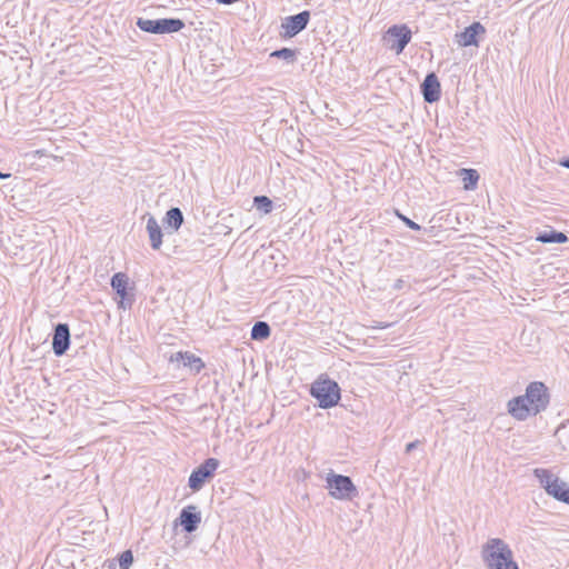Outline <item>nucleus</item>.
I'll list each match as a JSON object with an SVG mask.
<instances>
[{
  "label": "nucleus",
  "instance_id": "obj_1",
  "mask_svg": "<svg viewBox=\"0 0 569 569\" xmlns=\"http://www.w3.org/2000/svg\"><path fill=\"white\" fill-rule=\"evenodd\" d=\"M487 569H519L509 545L500 538H490L481 548Z\"/></svg>",
  "mask_w": 569,
  "mask_h": 569
},
{
  "label": "nucleus",
  "instance_id": "obj_2",
  "mask_svg": "<svg viewBox=\"0 0 569 569\" xmlns=\"http://www.w3.org/2000/svg\"><path fill=\"white\" fill-rule=\"evenodd\" d=\"M340 391L338 382L322 376L310 388L311 396L317 399L319 407L322 409L335 407L341 398Z\"/></svg>",
  "mask_w": 569,
  "mask_h": 569
},
{
  "label": "nucleus",
  "instance_id": "obj_3",
  "mask_svg": "<svg viewBox=\"0 0 569 569\" xmlns=\"http://www.w3.org/2000/svg\"><path fill=\"white\" fill-rule=\"evenodd\" d=\"M329 495L338 500H352L358 496V489L351 478L329 472L326 477Z\"/></svg>",
  "mask_w": 569,
  "mask_h": 569
},
{
  "label": "nucleus",
  "instance_id": "obj_4",
  "mask_svg": "<svg viewBox=\"0 0 569 569\" xmlns=\"http://www.w3.org/2000/svg\"><path fill=\"white\" fill-rule=\"evenodd\" d=\"M136 24L141 31L152 34L179 32L186 26L183 20L179 18H162L156 20L138 18Z\"/></svg>",
  "mask_w": 569,
  "mask_h": 569
},
{
  "label": "nucleus",
  "instance_id": "obj_5",
  "mask_svg": "<svg viewBox=\"0 0 569 569\" xmlns=\"http://www.w3.org/2000/svg\"><path fill=\"white\" fill-rule=\"evenodd\" d=\"M523 397L530 405L532 415H538L546 410L550 399L547 387L540 381L530 382L526 388Z\"/></svg>",
  "mask_w": 569,
  "mask_h": 569
},
{
  "label": "nucleus",
  "instance_id": "obj_6",
  "mask_svg": "<svg viewBox=\"0 0 569 569\" xmlns=\"http://www.w3.org/2000/svg\"><path fill=\"white\" fill-rule=\"evenodd\" d=\"M220 462L216 458L206 459L198 466L189 476L188 486L192 491H199L207 480L213 477L214 471L218 469Z\"/></svg>",
  "mask_w": 569,
  "mask_h": 569
},
{
  "label": "nucleus",
  "instance_id": "obj_7",
  "mask_svg": "<svg viewBox=\"0 0 569 569\" xmlns=\"http://www.w3.org/2000/svg\"><path fill=\"white\" fill-rule=\"evenodd\" d=\"M310 20V12L303 10L297 14L286 17L281 22L280 36L284 39H290L305 30Z\"/></svg>",
  "mask_w": 569,
  "mask_h": 569
},
{
  "label": "nucleus",
  "instance_id": "obj_8",
  "mask_svg": "<svg viewBox=\"0 0 569 569\" xmlns=\"http://www.w3.org/2000/svg\"><path fill=\"white\" fill-rule=\"evenodd\" d=\"M411 37V30L407 24H395L387 30L385 39L391 42L389 48L399 54L410 42Z\"/></svg>",
  "mask_w": 569,
  "mask_h": 569
},
{
  "label": "nucleus",
  "instance_id": "obj_9",
  "mask_svg": "<svg viewBox=\"0 0 569 569\" xmlns=\"http://www.w3.org/2000/svg\"><path fill=\"white\" fill-rule=\"evenodd\" d=\"M70 347V328L68 323L59 322L54 326L52 336V350L57 357L63 356Z\"/></svg>",
  "mask_w": 569,
  "mask_h": 569
},
{
  "label": "nucleus",
  "instance_id": "obj_10",
  "mask_svg": "<svg viewBox=\"0 0 569 569\" xmlns=\"http://www.w3.org/2000/svg\"><path fill=\"white\" fill-rule=\"evenodd\" d=\"M176 521L180 523L187 533H192L201 522V513L196 506L190 505L180 511L179 518Z\"/></svg>",
  "mask_w": 569,
  "mask_h": 569
},
{
  "label": "nucleus",
  "instance_id": "obj_11",
  "mask_svg": "<svg viewBox=\"0 0 569 569\" xmlns=\"http://www.w3.org/2000/svg\"><path fill=\"white\" fill-rule=\"evenodd\" d=\"M421 93L423 100L428 103L437 102L441 96V86L435 72H430L425 77L421 83Z\"/></svg>",
  "mask_w": 569,
  "mask_h": 569
},
{
  "label": "nucleus",
  "instance_id": "obj_12",
  "mask_svg": "<svg viewBox=\"0 0 569 569\" xmlns=\"http://www.w3.org/2000/svg\"><path fill=\"white\" fill-rule=\"evenodd\" d=\"M110 284L112 289L117 292V295L121 298L119 306L123 309H126L127 307L130 308L133 302V299L129 298L128 295V276L123 272H117L112 276Z\"/></svg>",
  "mask_w": 569,
  "mask_h": 569
},
{
  "label": "nucleus",
  "instance_id": "obj_13",
  "mask_svg": "<svg viewBox=\"0 0 569 569\" xmlns=\"http://www.w3.org/2000/svg\"><path fill=\"white\" fill-rule=\"evenodd\" d=\"M486 32V28L478 21L471 23L469 27L465 28V30L457 34L458 43L462 47L478 46L477 37L479 34H483Z\"/></svg>",
  "mask_w": 569,
  "mask_h": 569
},
{
  "label": "nucleus",
  "instance_id": "obj_14",
  "mask_svg": "<svg viewBox=\"0 0 569 569\" xmlns=\"http://www.w3.org/2000/svg\"><path fill=\"white\" fill-rule=\"evenodd\" d=\"M508 412L517 420H525L532 415V409L523 396H518L508 401Z\"/></svg>",
  "mask_w": 569,
  "mask_h": 569
},
{
  "label": "nucleus",
  "instance_id": "obj_15",
  "mask_svg": "<svg viewBox=\"0 0 569 569\" xmlns=\"http://www.w3.org/2000/svg\"><path fill=\"white\" fill-rule=\"evenodd\" d=\"M170 361L171 362L182 361L183 366L189 367L192 371H194V373H199L204 368V363L201 360V358H199L196 355L188 352V351L176 352L174 355H172L170 357Z\"/></svg>",
  "mask_w": 569,
  "mask_h": 569
},
{
  "label": "nucleus",
  "instance_id": "obj_16",
  "mask_svg": "<svg viewBox=\"0 0 569 569\" xmlns=\"http://www.w3.org/2000/svg\"><path fill=\"white\" fill-rule=\"evenodd\" d=\"M147 231L152 249L158 250L162 244V230L153 216H149Z\"/></svg>",
  "mask_w": 569,
  "mask_h": 569
},
{
  "label": "nucleus",
  "instance_id": "obj_17",
  "mask_svg": "<svg viewBox=\"0 0 569 569\" xmlns=\"http://www.w3.org/2000/svg\"><path fill=\"white\" fill-rule=\"evenodd\" d=\"M555 499L569 505V487L559 478L553 481V486L547 491Z\"/></svg>",
  "mask_w": 569,
  "mask_h": 569
},
{
  "label": "nucleus",
  "instance_id": "obj_18",
  "mask_svg": "<svg viewBox=\"0 0 569 569\" xmlns=\"http://www.w3.org/2000/svg\"><path fill=\"white\" fill-rule=\"evenodd\" d=\"M163 222L168 228H171L173 231H178L183 223V213L180 208L172 207L166 212V217Z\"/></svg>",
  "mask_w": 569,
  "mask_h": 569
},
{
  "label": "nucleus",
  "instance_id": "obj_19",
  "mask_svg": "<svg viewBox=\"0 0 569 569\" xmlns=\"http://www.w3.org/2000/svg\"><path fill=\"white\" fill-rule=\"evenodd\" d=\"M536 240L542 243H565L567 242L568 237L563 232L552 229L540 232Z\"/></svg>",
  "mask_w": 569,
  "mask_h": 569
},
{
  "label": "nucleus",
  "instance_id": "obj_20",
  "mask_svg": "<svg viewBox=\"0 0 569 569\" xmlns=\"http://www.w3.org/2000/svg\"><path fill=\"white\" fill-rule=\"evenodd\" d=\"M533 475L546 491H548L553 486V481L558 479L550 470L543 468H536Z\"/></svg>",
  "mask_w": 569,
  "mask_h": 569
},
{
  "label": "nucleus",
  "instance_id": "obj_21",
  "mask_svg": "<svg viewBox=\"0 0 569 569\" xmlns=\"http://www.w3.org/2000/svg\"><path fill=\"white\" fill-rule=\"evenodd\" d=\"M271 335L270 326L264 321H257L251 329V339L257 341L266 340Z\"/></svg>",
  "mask_w": 569,
  "mask_h": 569
},
{
  "label": "nucleus",
  "instance_id": "obj_22",
  "mask_svg": "<svg viewBox=\"0 0 569 569\" xmlns=\"http://www.w3.org/2000/svg\"><path fill=\"white\" fill-rule=\"evenodd\" d=\"M461 177L463 188L466 190H473L477 187L479 180V173L475 169H461Z\"/></svg>",
  "mask_w": 569,
  "mask_h": 569
},
{
  "label": "nucleus",
  "instance_id": "obj_23",
  "mask_svg": "<svg viewBox=\"0 0 569 569\" xmlns=\"http://www.w3.org/2000/svg\"><path fill=\"white\" fill-rule=\"evenodd\" d=\"M253 204L263 213H269L272 210V201L267 196H256L253 198Z\"/></svg>",
  "mask_w": 569,
  "mask_h": 569
},
{
  "label": "nucleus",
  "instance_id": "obj_24",
  "mask_svg": "<svg viewBox=\"0 0 569 569\" xmlns=\"http://www.w3.org/2000/svg\"><path fill=\"white\" fill-rule=\"evenodd\" d=\"M270 57L283 59L287 62H295L296 60V50H292L290 48H281L278 50H274L270 53Z\"/></svg>",
  "mask_w": 569,
  "mask_h": 569
},
{
  "label": "nucleus",
  "instance_id": "obj_25",
  "mask_svg": "<svg viewBox=\"0 0 569 569\" xmlns=\"http://www.w3.org/2000/svg\"><path fill=\"white\" fill-rule=\"evenodd\" d=\"M133 562V555L131 550L123 551L119 557V566L121 569H129Z\"/></svg>",
  "mask_w": 569,
  "mask_h": 569
},
{
  "label": "nucleus",
  "instance_id": "obj_26",
  "mask_svg": "<svg viewBox=\"0 0 569 569\" xmlns=\"http://www.w3.org/2000/svg\"><path fill=\"white\" fill-rule=\"evenodd\" d=\"M396 216L410 229L420 231L422 228L420 224L416 223L411 219H409L407 216L402 214L399 210H396Z\"/></svg>",
  "mask_w": 569,
  "mask_h": 569
},
{
  "label": "nucleus",
  "instance_id": "obj_27",
  "mask_svg": "<svg viewBox=\"0 0 569 569\" xmlns=\"http://www.w3.org/2000/svg\"><path fill=\"white\" fill-rule=\"evenodd\" d=\"M419 445V440H415L412 442H409L407 446H406V452L409 453L411 452L412 450H415Z\"/></svg>",
  "mask_w": 569,
  "mask_h": 569
},
{
  "label": "nucleus",
  "instance_id": "obj_28",
  "mask_svg": "<svg viewBox=\"0 0 569 569\" xmlns=\"http://www.w3.org/2000/svg\"><path fill=\"white\" fill-rule=\"evenodd\" d=\"M403 286V280L402 279H398L393 286L395 289H401Z\"/></svg>",
  "mask_w": 569,
  "mask_h": 569
},
{
  "label": "nucleus",
  "instance_id": "obj_29",
  "mask_svg": "<svg viewBox=\"0 0 569 569\" xmlns=\"http://www.w3.org/2000/svg\"><path fill=\"white\" fill-rule=\"evenodd\" d=\"M560 164H561L562 167H565V168L569 169V157H568V158H566V159H563V160H561V161H560Z\"/></svg>",
  "mask_w": 569,
  "mask_h": 569
},
{
  "label": "nucleus",
  "instance_id": "obj_30",
  "mask_svg": "<svg viewBox=\"0 0 569 569\" xmlns=\"http://www.w3.org/2000/svg\"><path fill=\"white\" fill-rule=\"evenodd\" d=\"M10 177H11V173H4V172L0 171V179L1 180L9 179Z\"/></svg>",
  "mask_w": 569,
  "mask_h": 569
}]
</instances>
